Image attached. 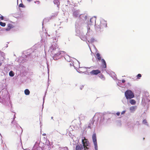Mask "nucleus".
Returning a JSON list of instances; mask_svg holds the SVG:
<instances>
[{"instance_id": "nucleus-21", "label": "nucleus", "mask_w": 150, "mask_h": 150, "mask_svg": "<svg viewBox=\"0 0 150 150\" xmlns=\"http://www.w3.org/2000/svg\"><path fill=\"white\" fill-rule=\"evenodd\" d=\"M141 76L142 75L141 74H138L137 76V78L138 79H139Z\"/></svg>"}, {"instance_id": "nucleus-22", "label": "nucleus", "mask_w": 150, "mask_h": 150, "mask_svg": "<svg viewBox=\"0 0 150 150\" xmlns=\"http://www.w3.org/2000/svg\"><path fill=\"white\" fill-rule=\"evenodd\" d=\"M143 123L144 124H146L147 123V121L146 120H144L143 121Z\"/></svg>"}, {"instance_id": "nucleus-33", "label": "nucleus", "mask_w": 150, "mask_h": 150, "mask_svg": "<svg viewBox=\"0 0 150 150\" xmlns=\"http://www.w3.org/2000/svg\"><path fill=\"white\" fill-rule=\"evenodd\" d=\"M65 148H66V149H68V147H65Z\"/></svg>"}, {"instance_id": "nucleus-18", "label": "nucleus", "mask_w": 150, "mask_h": 150, "mask_svg": "<svg viewBox=\"0 0 150 150\" xmlns=\"http://www.w3.org/2000/svg\"><path fill=\"white\" fill-rule=\"evenodd\" d=\"M9 75L11 76H14V74L13 71H11L9 72Z\"/></svg>"}, {"instance_id": "nucleus-27", "label": "nucleus", "mask_w": 150, "mask_h": 150, "mask_svg": "<svg viewBox=\"0 0 150 150\" xmlns=\"http://www.w3.org/2000/svg\"><path fill=\"white\" fill-rule=\"evenodd\" d=\"M120 112H117L116 113V114L117 116H119L120 115Z\"/></svg>"}, {"instance_id": "nucleus-2", "label": "nucleus", "mask_w": 150, "mask_h": 150, "mask_svg": "<svg viewBox=\"0 0 150 150\" xmlns=\"http://www.w3.org/2000/svg\"><path fill=\"white\" fill-rule=\"evenodd\" d=\"M107 27V23L105 21H103L101 22L100 24V28L103 29L106 28Z\"/></svg>"}, {"instance_id": "nucleus-10", "label": "nucleus", "mask_w": 150, "mask_h": 150, "mask_svg": "<svg viewBox=\"0 0 150 150\" xmlns=\"http://www.w3.org/2000/svg\"><path fill=\"white\" fill-rule=\"evenodd\" d=\"M65 53V52H64L63 51H60L58 52H57V53L55 54L54 55L55 56H58V55H60L61 54H64Z\"/></svg>"}, {"instance_id": "nucleus-37", "label": "nucleus", "mask_w": 150, "mask_h": 150, "mask_svg": "<svg viewBox=\"0 0 150 150\" xmlns=\"http://www.w3.org/2000/svg\"><path fill=\"white\" fill-rule=\"evenodd\" d=\"M54 59H55L54 57Z\"/></svg>"}, {"instance_id": "nucleus-13", "label": "nucleus", "mask_w": 150, "mask_h": 150, "mask_svg": "<svg viewBox=\"0 0 150 150\" xmlns=\"http://www.w3.org/2000/svg\"><path fill=\"white\" fill-rule=\"evenodd\" d=\"M24 93L25 95H28L30 93V91L28 89H26L24 91Z\"/></svg>"}, {"instance_id": "nucleus-7", "label": "nucleus", "mask_w": 150, "mask_h": 150, "mask_svg": "<svg viewBox=\"0 0 150 150\" xmlns=\"http://www.w3.org/2000/svg\"><path fill=\"white\" fill-rule=\"evenodd\" d=\"M92 139L94 144L97 143L96 135L95 133L93 134L92 136Z\"/></svg>"}, {"instance_id": "nucleus-20", "label": "nucleus", "mask_w": 150, "mask_h": 150, "mask_svg": "<svg viewBox=\"0 0 150 150\" xmlns=\"http://www.w3.org/2000/svg\"><path fill=\"white\" fill-rule=\"evenodd\" d=\"M95 149L96 150H98V146L97 143H94Z\"/></svg>"}, {"instance_id": "nucleus-30", "label": "nucleus", "mask_w": 150, "mask_h": 150, "mask_svg": "<svg viewBox=\"0 0 150 150\" xmlns=\"http://www.w3.org/2000/svg\"><path fill=\"white\" fill-rule=\"evenodd\" d=\"M88 128H91V125H89L88 126Z\"/></svg>"}, {"instance_id": "nucleus-29", "label": "nucleus", "mask_w": 150, "mask_h": 150, "mask_svg": "<svg viewBox=\"0 0 150 150\" xmlns=\"http://www.w3.org/2000/svg\"><path fill=\"white\" fill-rule=\"evenodd\" d=\"M122 83H125V81L124 79H123L122 81Z\"/></svg>"}, {"instance_id": "nucleus-4", "label": "nucleus", "mask_w": 150, "mask_h": 150, "mask_svg": "<svg viewBox=\"0 0 150 150\" xmlns=\"http://www.w3.org/2000/svg\"><path fill=\"white\" fill-rule=\"evenodd\" d=\"M82 142L83 144V146H88V141L87 139H86L85 137L84 138V139H82Z\"/></svg>"}, {"instance_id": "nucleus-9", "label": "nucleus", "mask_w": 150, "mask_h": 150, "mask_svg": "<svg viewBox=\"0 0 150 150\" xmlns=\"http://www.w3.org/2000/svg\"><path fill=\"white\" fill-rule=\"evenodd\" d=\"M79 11H75L73 13V15L74 16L76 17H78L79 15Z\"/></svg>"}, {"instance_id": "nucleus-25", "label": "nucleus", "mask_w": 150, "mask_h": 150, "mask_svg": "<svg viewBox=\"0 0 150 150\" xmlns=\"http://www.w3.org/2000/svg\"><path fill=\"white\" fill-rule=\"evenodd\" d=\"M0 19L1 20H3L4 19V17L2 16H1L0 17Z\"/></svg>"}, {"instance_id": "nucleus-36", "label": "nucleus", "mask_w": 150, "mask_h": 150, "mask_svg": "<svg viewBox=\"0 0 150 150\" xmlns=\"http://www.w3.org/2000/svg\"><path fill=\"white\" fill-rule=\"evenodd\" d=\"M93 122L92 123V124L93 125Z\"/></svg>"}, {"instance_id": "nucleus-11", "label": "nucleus", "mask_w": 150, "mask_h": 150, "mask_svg": "<svg viewBox=\"0 0 150 150\" xmlns=\"http://www.w3.org/2000/svg\"><path fill=\"white\" fill-rule=\"evenodd\" d=\"M136 108L137 106H131L130 108V110L131 112L135 111L136 109Z\"/></svg>"}, {"instance_id": "nucleus-14", "label": "nucleus", "mask_w": 150, "mask_h": 150, "mask_svg": "<svg viewBox=\"0 0 150 150\" xmlns=\"http://www.w3.org/2000/svg\"><path fill=\"white\" fill-rule=\"evenodd\" d=\"M84 17V19L85 20H86L87 19V17L86 16H84V15L83 14H81L79 16V17L81 19L82 18L83 19V18Z\"/></svg>"}, {"instance_id": "nucleus-24", "label": "nucleus", "mask_w": 150, "mask_h": 150, "mask_svg": "<svg viewBox=\"0 0 150 150\" xmlns=\"http://www.w3.org/2000/svg\"><path fill=\"white\" fill-rule=\"evenodd\" d=\"M84 148V150H86L88 149V148L87 147V146H83V147Z\"/></svg>"}, {"instance_id": "nucleus-3", "label": "nucleus", "mask_w": 150, "mask_h": 150, "mask_svg": "<svg viewBox=\"0 0 150 150\" xmlns=\"http://www.w3.org/2000/svg\"><path fill=\"white\" fill-rule=\"evenodd\" d=\"M101 71L99 70H93L90 72V73L92 75H97L99 74L100 73Z\"/></svg>"}, {"instance_id": "nucleus-19", "label": "nucleus", "mask_w": 150, "mask_h": 150, "mask_svg": "<svg viewBox=\"0 0 150 150\" xmlns=\"http://www.w3.org/2000/svg\"><path fill=\"white\" fill-rule=\"evenodd\" d=\"M54 2L55 4L58 5L59 4V0H54Z\"/></svg>"}, {"instance_id": "nucleus-15", "label": "nucleus", "mask_w": 150, "mask_h": 150, "mask_svg": "<svg viewBox=\"0 0 150 150\" xmlns=\"http://www.w3.org/2000/svg\"><path fill=\"white\" fill-rule=\"evenodd\" d=\"M96 57L97 59L99 60H101V57L100 54L99 53H97L96 54Z\"/></svg>"}, {"instance_id": "nucleus-16", "label": "nucleus", "mask_w": 150, "mask_h": 150, "mask_svg": "<svg viewBox=\"0 0 150 150\" xmlns=\"http://www.w3.org/2000/svg\"><path fill=\"white\" fill-rule=\"evenodd\" d=\"M99 77L103 80H105V79L104 76L102 74L99 75Z\"/></svg>"}, {"instance_id": "nucleus-26", "label": "nucleus", "mask_w": 150, "mask_h": 150, "mask_svg": "<svg viewBox=\"0 0 150 150\" xmlns=\"http://www.w3.org/2000/svg\"><path fill=\"white\" fill-rule=\"evenodd\" d=\"M125 112V111L124 110L121 112V114H124Z\"/></svg>"}, {"instance_id": "nucleus-28", "label": "nucleus", "mask_w": 150, "mask_h": 150, "mask_svg": "<svg viewBox=\"0 0 150 150\" xmlns=\"http://www.w3.org/2000/svg\"><path fill=\"white\" fill-rule=\"evenodd\" d=\"M94 39L93 38H92L91 40V41L92 42H94Z\"/></svg>"}, {"instance_id": "nucleus-8", "label": "nucleus", "mask_w": 150, "mask_h": 150, "mask_svg": "<svg viewBox=\"0 0 150 150\" xmlns=\"http://www.w3.org/2000/svg\"><path fill=\"white\" fill-rule=\"evenodd\" d=\"M101 62L102 64L103 67L104 68H105L106 67V64L105 61L103 59H101Z\"/></svg>"}, {"instance_id": "nucleus-17", "label": "nucleus", "mask_w": 150, "mask_h": 150, "mask_svg": "<svg viewBox=\"0 0 150 150\" xmlns=\"http://www.w3.org/2000/svg\"><path fill=\"white\" fill-rule=\"evenodd\" d=\"M6 24L5 23L2 22H0V25L2 27H5L6 26Z\"/></svg>"}, {"instance_id": "nucleus-35", "label": "nucleus", "mask_w": 150, "mask_h": 150, "mask_svg": "<svg viewBox=\"0 0 150 150\" xmlns=\"http://www.w3.org/2000/svg\"><path fill=\"white\" fill-rule=\"evenodd\" d=\"M37 2H38V3H40V1H37Z\"/></svg>"}, {"instance_id": "nucleus-32", "label": "nucleus", "mask_w": 150, "mask_h": 150, "mask_svg": "<svg viewBox=\"0 0 150 150\" xmlns=\"http://www.w3.org/2000/svg\"><path fill=\"white\" fill-rule=\"evenodd\" d=\"M92 19V18H91V19H90V22H91V21Z\"/></svg>"}, {"instance_id": "nucleus-6", "label": "nucleus", "mask_w": 150, "mask_h": 150, "mask_svg": "<svg viewBox=\"0 0 150 150\" xmlns=\"http://www.w3.org/2000/svg\"><path fill=\"white\" fill-rule=\"evenodd\" d=\"M13 25L11 24H8L7 25V27L6 28L5 30H6L8 31L10 30V29L13 28Z\"/></svg>"}, {"instance_id": "nucleus-5", "label": "nucleus", "mask_w": 150, "mask_h": 150, "mask_svg": "<svg viewBox=\"0 0 150 150\" xmlns=\"http://www.w3.org/2000/svg\"><path fill=\"white\" fill-rule=\"evenodd\" d=\"M83 146L81 144H77L75 150H82Z\"/></svg>"}, {"instance_id": "nucleus-31", "label": "nucleus", "mask_w": 150, "mask_h": 150, "mask_svg": "<svg viewBox=\"0 0 150 150\" xmlns=\"http://www.w3.org/2000/svg\"><path fill=\"white\" fill-rule=\"evenodd\" d=\"M42 135L43 136H45L46 135V134H42Z\"/></svg>"}, {"instance_id": "nucleus-23", "label": "nucleus", "mask_w": 150, "mask_h": 150, "mask_svg": "<svg viewBox=\"0 0 150 150\" xmlns=\"http://www.w3.org/2000/svg\"><path fill=\"white\" fill-rule=\"evenodd\" d=\"M19 6L20 7H24V5L22 3H21L19 4Z\"/></svg>"}, {"instance_id": "nucleus-34", "label": "nucleus", "mask_w": 150, "mask_h": 150, "mask_svg": "<svg viewBox=\"0 0 150 150\" xmlns=\"http://www.w3.org/2000/svg\"><path fill=\"white\" fill-rule=\"evenodd\" d=\"M1 64H2L0 62V66H1Z\"/></svg>"}, {"instance_id": "nucleus-1", "label": "nucleus", "mask_w": 150, "mask_h": 150, "mask_svg": "<svg viewBox=\"0 0 150 150\" xmlns=\"http://www.w3.org/2000/svg\"><path fill=\"white\" fill-rule=\"evenodd\" d=\"M125 96L127 99H131L134 97V93L130 90H127L125 92Z\"/></svg>"}, {"instance_id": "nucleus-12", "label": "nucleus", "mask_w": 150, "mask_h": 150, "mask_svg": "<svg viewBox=\"0 0 150 150\" xmlns=\"http://www.w3.org/2000/svg\"><path fill=\"white\" fill-rule=\"evenodd\" d=\"M130 103L132 105H135L136 103V101L134 99H131L129 101Z\"/></svg>"}]
</instances>
